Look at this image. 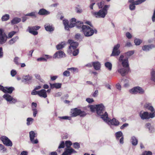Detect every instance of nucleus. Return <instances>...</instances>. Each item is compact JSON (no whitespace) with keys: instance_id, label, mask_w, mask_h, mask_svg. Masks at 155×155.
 Segmentation results:
<instances>
[{"instance_id":"nucleus-1","label":"nucleus","mask_w":155,"mask_h":155,"mask_svg":"<svg viewBox=\"0 0 155 155\" xmlns=\"http://www.w3.org/2000/svg\"><path fill=\"white\" fill-rule=\"evenodd\" d=\"M91 111L94 112L96 111L98 115L103 120L107 117L108 114L106 112L104 111L105 107L102 104L94 105H89L87 106Z\"/></svg>"},{"instance_id":"nucleus-2","label":"nucleus","mask_w":155,"mask_h":155,"mask_svg":"<svg viewBox=\"0 0 155 155\" xmlns=\"http://www.w3.org/2000/svg\"><path fill=\"white\" fill-rule=\"evenodd\" d=\"M110 5H105L104 8L98 12H92L91 14L93 16L97 18H104L107 13L108 8Z\"/></svg>"},{"instance_id":"nucleus-3","label":"nucleus","mask_w":155,"mask_h":155,"mask_svg":"<svg viewBox=\"0 0 155 155\" xmlns=\"http://www.w3.org/2000/svg\"><path fill=\"white\" fill-rule=\"evenodd\" d=\"M68 42L70 44V46L68 50V52L69 54L72 53L73 55L74 56L77 55L79 52L78 50L76 49L78 45V43L74 42L71 40H69Z\"/></svg>"},{"instance_id":"nucleus-4","label":"nucleus","mask_w":155,"mask_h":155,"mask_svg":"<svg viewBox=\"0 0 155 155\" xmlns=\"http://www.w3.org/2000/svg\"><path fill=\"white\" fill-rule=\"evenodd\" d=\"M82 29L84 36L86 37L91 36L94 32L96 33L97 32L96 30L92 29L88 25L83 26Z\"/></svg>"},{"instance_id":"nucleus-5","label":"nucleus","mask_w":155,"mask_h":155,"mask_svg":"<svg viewBox=\"0 0 155 155\" xmlns=\"http://www.w3.org/2000/svg\"><path fill=\"white\" fill-rule=\"evenodd\" d=\"M139 115L142 120H148L150 118H153L155 117V111L154 112L149 113L147 111H144L142 110L140 112Z\"/></svg>"},{"instance_id":"nucleus-6","label":"nucleus","mask_w":155,"mask_h":155,"mask_svg":"<svg viewBox=\"0 0 155 155\" xmlns=\"http://www.w3.org/2000/svg\"><path fill=\"white\" fill-rule=\"evenodd\" d=\"M86 115V113L84 111L80 109L75 108L71 110V117H75L79 115L81 117H84Z\"/></svg>"},{"instance_id":"nucleus-7","label":"nucleus","mask_w":155,"mask_h":155,"mask_svg":"<svg viewBox=\"0 0 155 155\" xmlns=\"http://www.w3.org/2000/svg\"><path fill=\"white\" fill-rule=\"evenodd\" d=\"M130 68L123 67L120 64H119L117 66V71L122 76H125L129 72Z\"/></svg>"},{"instance_id":"nucleus-8","label":"nucleus","mask_w":155,"mask_h":155,"mask_svg":"<svg viewBox=\"0 0 155 155\" xmlns=\"http://www.w3.org/2000/svg\"><path fill=\"white\" fill-rule=\"evenodd\" d=\"M103 120L110 127L111 126V125L118 126L120 124L119 121L115 118H113L111 120H110L108 117V115L107 116V117L105 118Z\"/></svg>"},{"instance_id":"nucleus-9","label":"nucleus","mask_w":155,"mask_h":155,"mask_svg":"<svg viewBox=\"0 0 155 155\" xmlns=\"http://www.w3.org/2000/svg\"><path fill=\"white\" fill-rule=\"evenodd\" d=\"M129 92L132 94H143L144 93V90L141 87L136 86L134 87L129 90Z\"/></svg>"},{"instance_id":"nucleus-10","label":"nucleus","mask_w":155,"mask_h":155,"mask_svg":"<svg viewBox=\"0 0 155 155\" xmlns=\"http://www.w3.org/2000/svg\"><path fill=\"white\" fill-rule=\"evenodd\" d=\"M118 61L121 63L122 66L130 68L127 58H124V56L121 55L118 59Z\"/></svg>"},{"instance_id":"nucleus-11","label":"nucleus","mask_w":155,"mask_h":155,"mask_svg":"<svg viewBox=\"0 0 155 155\" xmlns=\"http://www.w3.org/2000/svg\"><path fill=\"white\" fill-rule=\"evenodd\" d=\"M115 137L116 140L119 141L120 144H123L124 143V137L122 132L121 131H118L115 133Z\"/></svg>"},{"instance_id":"nucleus-12","label":"nucleus","mask_w":155,"mask_h":155,"mask_svg":"<svg viewBox=\"0 0 155 155\" xmlns=\"http://www.w3.org/2000/svg\"><path fill=\"white\" fill-rule=\"evenodd\" d=\"M37 133L34 131H31L29 133V137L31 143L33 144H37L38 143V140L35 139V138L37 137Z\"/></svg>"},{"instance_id":"nucleus-13","label":"nucleus","mask_w":155,"mask_h":155,"mask_svg":"<svg viewBox=\"0 0 155 155\" xmlns=\"http://www.w3.org/2000/svg\"><path fill=\"white\" fill-rule=\"evenodd\" d=\"M146 0H138L134 2V0H129V2L131 3L129 6L130 9L131 10H133L135 9V5H139L144 2Z\"/></svg>"},{"instance_id":"nucleus-14","label":"nucleus","mask_w":155,"mask_h":155,"mask_svg":"<svg viewBox=\"0 0 155 155\" xmlns=\"http://www.w3.org/2000/svg\"><path fill=\"white\" fill-rule=\"evenodd\" d=\"M120 46V45L119 44H117L114 46L111 56H117L120 54V51L118 49Z\"/></svg>"},{"instance_id":"nucleus-15","label":"nucleus","mask_w":155,"mask_h":155,"mask_svg":"<svg viewBox=\"0 0 155 155\" xmlns=\"http://www.w3.org/2000/svg\"><path fill=\"white\" fill-rule=\"evenodd\" d=\"M1 140L5 145L11 147L12 145V141L6 137L2 136L1 137Z\"/></svg>"},{"instance_id":"nucleus-16","label":"nucleus","mask_w":155,"mask_h":155,"mask_svg":"<svg viewBox=\"0 0 155 155\" xmlns=\"http://www.w3.org/2000/svg\"><path fill=\"white\" fill-rule=\"evenodd\" d=\"M3 97L5 98L7 101L10 103H15L17 102L16 100L13 98L9 94H4Z\"/></svg>"},{"instance_id":"nucleus-17","label":"nucleus","mask_w":155,"mask_h":155,"mask_svg":"<svg viewBox=\"0 0 155 155\" xmlns=\"http://www.w3.org/2000/svg\"><path fill=\"white\" fill-rule=\"evenodd\" d=\"M7 38L6 35L3 32L2 29H0V44L5 43Z\"/></svg>"},{"instance_id":"nucleus-18","label":"nucleus","mask_w":155,"mask_h":155,"mask_svg":"<svg viewBox=\"0 0 155 155\" xmlns=\"http://www.w3.org/2000/svg\"><path fill=\"white\" fill-rule=\"evenodd\" d=\"M65 57V54L64 53L61 51H59L57 52L54 54L53 58H60Z\"/></svg>"},{"instance_id":"nucleus-19","label":"nucleus","mask_w":155,"mask_h":155,"mask_svg":"<svg viewBox=\"0 0 155 155\" xmlns=\"http://www.w3.org/2000/svg\"><path fill=\"white\" fill-rule=\"evenodd\" d=\"M76 21V20L75 18H72L70 20V23L69 24L70 28H72L75 25H76L77 27H80L78 25V24L79 22H77Z\"/></svg>"},{"instance_id":"nucleus-20","label":"nucleus","mask_w":155,"mask_h":155,"mask_svg":"<svg viewBox=\"0 0 155 155\" xmlns=\"http://www.w3.org/2000/svg\"><path fill=\"white\" fill-rule=\"evenodd\" d=\"M144 107L150 110L151 112H154L155 111L151 104L150 103L147 102L145 103L144 105Z\"/></svg>"},{"instance_id":"nucleus-21","label":"nucleus","mask_w":155,"mask_h":155,"mask_svg":"<svg viewBox=\"0 0 155 155\" xmlns=\"http://www.w3.org/2000/svg\"><path fill=\"white\" fill-rule=\"evenodd\" d=\"M45 30L47 31L51 32L54 30V28L52 25L49 24H46L44 25Z\"/></svg>"},{"instance_id":"nucleus-22","label":"nucleus","mask_w":155,"mask_h":155,"mask_svg":"<svg viewBox=\"0 0 155 155\" xmlns=\"http://www.w3.org/2000/svg\"><path fill=\"white\" fill-rule=\"evenodd\" d=\"M50 87L51 89L56 88L59 89L61 87L62 84L56 83L54 84H50Z\"/></svg>"},{"instance_id":"nucleus-23","label":"nucleus","mask_w":155,"mask_h":155,"mask_svg":"<svg viewBox=\"0 0 155 155\" xmlns=\"http://www.w3.org/2000/svg\"><path fill=\"white\" fill-rule=\"evenodd\" d=\"M38 95L41 97L46 98L47 96L46 91L44 89L41 90L39 91Z\"/></svg>"},{"instance_id":"nucleus-24","label":"nucleus","mask_w":155,"mask_h":155,"mask_svg":"<svg viewBox=\"0 0 155 155\" xmlns=\"http://www.w3.org/2000/svg\"><path fill=\"white\" fill-rule=\"evenodd\" d=\"M146 127L148 129L150 132L153 133L155 131V129L153 126L151 125L149 123H147L145 125Z\"/></svg>"},{"instance_id":"nucleus-25","label":"nucleus","mask_w":155,"mask_h":155,"mask_svg":"<svg viewBox=\"0 0 155 155\" xmlns=\"http://www.w3.org/2000/svg\"><path fill=\"white\" fill-rule=\"evenodd\" d=\"M74 152V150L72 148L66 149L62 155H70L72 153Z\"/></svg>"},{"instance_id":"nucleus-26","label":"nucleus","mask_w":155,"mask_h":155,"mask_svg":"<svg viewBox=\"0 0 155 155\" xmlns=\"http://www.w3.org/2000/svg\"><path fill=\"white\" fill-rule=\"evenodd\" d=\"M154 47L153 45H145L142 47V49L145 51H147Z\"/></svg>"},{"instance_id":"nucleus-27","label":"nucleus","mask_w":155,"mask_h":155,"mask_svg":"<svg viewBox=\"0 0 155 155\" xmlns=\"http://www.w3.org/2000/svg\"><path fill=\"white\" fill-rule=\"evenodd\" d=\"M92 64L94 68L96 70H100L101 64L99 62L96 61L93 62Z\"/></svg>"},{"instance_id":"nucleus-28","label":"nucleus","mask_w":155,"mask_h":155,"mask_svg":"<svg viewBox=\"0 0 155 155\" xmlns=\"http://www.w3.org/2000/svg\"><path fill=\"white\" fill-rule=\"evenodd\" d=\"M50 12L44 9H40L38 12V14L40 15H48L50 14Z\"/></svg>"},{"instance_id":"nucleus-29","label":"nucleus","mask_w":155,"mask_h":155,"mask_svg":"<svg viewBox=\"0 0 155 155\" xmlns=\"http://www.w3.org/2000/svg\"><path fill=\"white\" fill-rule=\"evenodd\" d=\"M63 22L64 26V28L65 30H68L70 28V25L69 24V21L67 19H64L63 21Z\"/></svg>"},{"instance_id":"nucleus-30","label":"nucleus","mask_w":155,"mask_h":155,"mask_svg":"<svg viewBox=\"0 0 155 155\" xmlns=\"http://www.w3.org/2000/svg\"><path fill=\"white\" fill-rule=\"evenodd\" d=\"M32 78V76L30 75H27L23 77L22 78V82H25L29 81L31 80Z\"/></svg>"},{"instance_id":"nucleus-31","label":"nucleus","mask_w":155,"mask_h":155,"mask_svg":"<svg viewBox=\"0 0 155 155\" xmlns=\"http://www.w3.org/2000/svg\"><path fill=\"white\" fill-rule=\"evenodd\" d=\"M19 39V37L18 36H16L9 41L8 43L9 44L12 45L16 42Z\"/></svg>"},{"instance_id":"nucleus-32","label":"nucleus","mask_w":155,"mask_h":155,"mask_svg":"<svg viewBox=\"0 0 155 155\" xmlns=\"http://www.w3.org/2000/svg\"><path fill=\"white\" fill-rule=\"evenodd\" d=\"M104 65L106 68L110 71H111L112 68V64L111 63L107 62L105 63Z\"/></svg>"},{"instance_id":"nucleus-33","label":"nucleus","mask_w":155,"mask_h":155,"mask_svg":"<svg viewBox=\"0 0 155 155\" xmlns=\"http://www.w3.org/2000/svg\"><path fill=\"white\" fill-rule=\"evenodd\" d=\"M21 21V18H15L12 20L11 22L12 24L13 25L19 23Z\"/></svg>"},{"instance_id":"nucleus-34","label":"nucleus","mask_w":155,"mask_h":155,"mask_svg":"<svg viewBox=\"0 0 155 155\" xmlns=\"http://www.w3.org/2000/svg\"><path fill=\"white\" fill-rule=\"evenodd\" d=\"M131 143L134 146L136 145L138 143V140L135 137H131Z\"/></svg>"},{"instance_id":"nucleus-35","label":"nucleus","mask_w":155,"mask_h":155,"mask_svg":"<svg viewBox=\"0 0 155 155\" xmlns=\"http://www.w3.org/2000/svg\"><path fill=\"white\" fill-rule=\"evenodd\" d=\"M65 45L64 42H62L56 46V48L58 50L64 48Z\"/></svg>"},{"instance_id":"nucleus-36","label":"nucleus","mask_w":155,"mask_h":155,"mask_svg":"<svg viewBox=\"0 0 155 155\" xmlns=\"http://www.w3.org/2000/svg\"><path fill=\"white\" fill-rule=\"evenodd\" d=\"M14 89V88L13 87H5V90L6 92H4V93L11 94L12 92Z\"/></svg>"},{"instance_id":"nucleus-37","label":"nucleus","mask_w":155,"mask_h":155,"mask_svg":"<svg viewBox=\"0 0 155 155\" xmlns=\"http://www.w3.org/2000/svg\"><path fill=\"white\" fill-rule=\"evenodd\" d=\"M134 51H128L125 53V55L126 56V58H128L132 55L134 53Z\"/></svg>"},{"instance_id":"nucleus-38","label":"nucleus","mask_w":155,"mask_h":155,"mask_svg":"<svg viewBox=\"0 0 155 155\" xmlns=\"http://www.w3.org/2000/svg\"><path fill=\"white\" fill-rule=\"evenodd\" d=\"M58 118H59V120H71V117L68 116L58 117Z\"/></svg>"},{"instance_id":"nucleus-39","label":"nucleus","mask_w":155,"mask_h":155,"mask_svg":"<svg viewBox=\"0 0 155 155\" xmlns=\"http://www.w3.org/2000/svg\"><path fill=\"white\" fill-rule=\"evenodd\" d=\"M9 18V15L6 14L3 15L2 18V21H5L8 20Z\"/></svg>"},{"instance_id":"nucleus-40","label":"nucleus","mask_w":155,"mask_h":155,"mask_svg":"<svg viewBox=\"0 0 155 155\" xmlns=\"http://www.w3.org/2000/svg\"><path fill=\"white\" fill-rule=\"evenodd\" d=\"M142 42V40L137 38L135 39L134 41V43L136 45H140Z\"/></svg>"},{"instance_id":"nucleus-41","label":"nucleus","mask_w":155,"mask_h":155,"mask_svg":"<svg viewBox=\"0 0 155 155\" xmlns=\"http://www.w3.org/2000/svg\"><path fill=\"white\" fill-rule=\"evenodd\" d=\"M36 12H32L30 13L27 14L25 15L26 16H29L32 17H36Z\"/></svg>"},{"instance_id":"nucleus-42","label":"nucleus","mask_w":155,"mask_h":155,"mask_svg":"<svg viewBox=\"0 0 155 155\" xmlns=\"http://www.w3.org/2000/svg\"><path fill=\"white\" fill-rule=\"evenodd\" d=\"M34 76L36 79L39 80L41 82H44V80L41 78L40 75L39 74H35Z\"/></svg>"},{"instance_id":"nucleus-43","label":"nucleus","mask_w":155,"mask_h":155,"mask_svg":"<svg viewBox=\"0 0 155 155\" xmlns=\"http://www.w3.org/2000/svg\"><path fill=\"white\" fill-rule=\"evenodd\" d=\"M67 70H70L71 71V72H78V68H68Z\"/></svg>"},{"instance_id":"nucleus-44","label":"nucleus","mask_w":155,"mask_h":155,"mask_svg":"<svg viewBox=\"0 0 155 155\" xmlns=\"http://www.w3.org/2000/svg\"><path fill=\"white\" fill-rule=\"evenodd\" d=\"M34 119L32 118L29 117L27 119V124L28 125H29L32 123Z\"/></svg>"},{"instance_id":"nucleus-45","label":"nucleus","mask_w":155,"mask_h":155,"mask_svg":"<svg viewBox=\"0 0 155 155\" xmlns=\"http://www.w3.org/2000/svg\"><path fill=\"white\" fill-rule=\"evenodd\" d=\"M125 83L124 84V87H127L129 86L130 84L129 81L127 79H125L124 81Z\"/></svg>"},{"instance_id":"nucleus-46","label":"nucleus","mask_w":155,"mask_h":155,"mask_svg":"<svg viewBox=\"0 0 155 155\" xmlns=\"http://www.w3.org/2000/svg\"><path fill=\"white\" fill-rule=\"evenodd\" d=\"M32 110L33 111V116L35 117L36 116V114L38 113V110L35 107H33Z\"/></svg>"},{"instance_id":"nucleus-47","label":"nucleus","mask_w":155,"mask_h":155,"mask_svg":"<svg viewBox=\"0 0 155 155\" xmlns=\"http://www.w3.org/2000/svg\"><path fill=\"white\" fill-rule=\"evenodd\" d=\"M104 2L103 1L97 3L98 6L99 8H102L104 6Z\"/></svg>"},{"instance_id":"nucleus-48","label":"nucleus","mask_w":155,"mask_h":155,"mask_svg":"<svg viewBox=\"0 0 155 155\" xmlns=\"http://www.w3.org/2000/svg\"><path fill=\"white\" fill-rule=\"evenodd\" d=\"M66 146L67 147H69L72 144V143L70 141H66L65 142Z\"/></svg>"},{"instance_id":"nucleus-49","label":"nucleus","mask_w":155,"mask_h":155,"mask_svg":"<svg viewBox=\"0 0 155 155\" xmlns=\"http://www.w3.org/2000/svg\"><path fill=\"white\" fill-rule=\"evenodd\" d=\"M152 153L150 151H145L142 154V155H152Z\"/></svg>"},{"instance_id":"nucleus-50","label":"nucleus","mask_w":155,"mask_h":155,"mask_svg":"<svg viewBox=\"0 0 155 155\" xmlns=\"http://www.w3.org/2000/svg\"><path fill=\"white\" fill-rule=\"evenodd\" d=\"M16 32L14 31H12L9 33L8 35V36L9 38H12L15 33Z\"/></svg>"},{"instance_id":"nucleus-51","label":"nucleus","mask_w":155,"mask_h":155,"mask_svg":"<svg viewBox=\"0 0 155 155\" xmlns=\"http://www.w3.org/2000/svg\"><path fill=\"white\" fill-rule=\"evenodd\" d=\"M63 74L65 76L68 77L70 75V72L68 71H65L63 72Z\"/></svg>"},{"instance_id":"nucleus-52","label":"nucleus","mask_w":155,"mask_h":155,"mask_svg":"<svg viewBox=\"0 0 155 155\" xmlns=\"http://www.w3.org/2000/svg\"><path fill=\"white\" fill-rule=\"evenodd\" d=\"M37 60L38 61H47V60L46 59L42 58V57H41L40 58H38L37 59Z\"/></svg>"},{"instance_id":"nucleus-53","label":"nucleus","mask_w":155,"mask_h":155,"mask_svg":"<svg viewBox=\"0 0 155 155\" xmlns=\"http://www.w3.org/2000/svg\"><path fill=\"white\" fill-rule=\"evenodd\" d=\"M35 90V89L32 91L31 93V94L32 95H38L39 91H37Z\"/></svg>"},{"instance_id":"nucleus-54","label":"nucleus","mask_w":155,"mask_h":155,"mask_svg":"<svg viewBox=\"0 0 155 155\" xmlns=\"http://www.w3.org/2000/svg\"><path fill=\"white\" fill-rule=\"evenodd\" d=\"M17 72L15 70H12L11 71V74L12 77H14L16 74Z\"/></svg>"},{"instance_id":"nucleus-55","label":"nucleus","mask_w":155,"mask_h":155,"mask_svg":"<svg viewBox=\"0 0 155 155\" xmlns=\"http://www.w3.org/2000/svg\"><path fill=\"white\" fill-rule=\"evenodd\" d=\"M86 101L89 103H91L94 101V100L93 98H87L86 99Z\"/></svg>"},{"instance_id":"nucleus-56","label":"nucleus","mask_w":155,"mask_h":155,"mask_svg":"<svg viewBox=\"0 0 155 155\" xmlns=\"http://www.w3.org/2000/svg\"><path fill=\"white\" fill-rule=\"evenodd\" d=\"M19 58L17 57H15L14 60V61L17 65H18L19 64V63L18 62Z\"/></svg>"},{"instance_id":"nucleus-57","label":"nucleus","mask_w":155,"mask_h":155,"mask_svg":"<svg viewBox=\"0 0 155 155\" xmlns=\"http://www.w3.org/2000/svg\"><path fill=\"white\" fill-rule=\"evenodd\" d=\"M64 147V143L62 141L61 142L60 145L58 147V148H63Z\"/></svg>"},{"instance_id":"nucleus-58","label":"nucleus","mask_w":155,"mask_h":155,"mask_svg":"<svg viewBox=\"0 0 155 155\" xmlns=\"http://www.w3.org/2000/svg\"><path fill=\"white\" fill-rule=\"evenodd\" d=\"M126 35L128 39H130L132 37L131 35L129 32H127L126 34Z\"/></svg>"},{"instance_id":"nucleus-59","label":"nucleus","mask_w":155,"mask_h":155,"mask_svg":"<svg viewBox=\"0 0 155 155\" xmlns=\"http://www.w3.org/2000/svg\"><path fill=\"white\" fill-rule=\"evenodd\" d=\"M74 147V148L78 149L80 147L79 144L78 143H75L73 144Z\"/></svg>"},{"instance_id":"nucleus-60","label":"nucleus","mask_w":155,"mask_h":155,"mask_svg":"<svg viewBox=\"0 0 155 155\" xmlns=\"http://www.w3.org/2000/svg\"><path fill=\"white\" fill-rule=\"evenodd\" d=\"M0 150H3V152H4L6 151V149L4 148L3 145L0 144Z\"/></svg>"},{"instance_id":"nucleus-61","label":"nucleus","mask_w":155,"mask_h":155,"mask_svg":"<svg viewBox=\"0 0 155 155\" xmlns=\"http://www.w3.org/2000/svg\"><path fill=\"white\" fill-rule=\"evenodd\" d=\"M132 46V44L130 41H127L125 45V46L126 47H130Z\"/></svg>"},{"instance_id":"nucleus-62","label":"nucleus","mask_w":155,"mask_h":155,"mask_svg":"<svg viewBox=\"0 0 155 155\" xmlns=\"http://www.w3.org/2000/svg\"><path fill=\"white\" fill-rule=\"evenodd\" d=\"M150 75L151 76H155V70L153 69H152L151 70Z\"/></svg>"},{"instance_id":"nucleus-63","label":"nucleus","mask_w":155,"mask_h":155,"mask_svg":"<svg viewBox=\"0 0 155 155\" xmlns=\"http://www.w3.org/2000/svg\"><path fill=\"white\" fill-rule=\"evenodd\" d=\"M128 125V124L127 123H125L122 126L120 127V128L121 129H123L124 127H127Z\"/></svg>"},{"instance_id":"nucleus-64","label":"nucleus","mask_w":155,"mask_h":155,"mask_svg":"<svg viewBox=\"0 0 155 155\" xmlns=\"http://www.w3.org/2000/svg\"><path fill=\"white\" fill-rule=\"evenodd\" d=\"M152 21L153 22L155 21V9L152 17Z\"/></svg>"}]
</instances>
